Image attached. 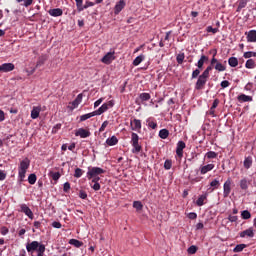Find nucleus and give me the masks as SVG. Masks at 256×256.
<instances>
[{
    "label": "nucleus",
    "mask_w": 256,
    "mask_h": 256,
    "mask_svg": "<svg viewBox=\"0 0 256 256\" xmlns=\"http://www.w3.org/2000/svg\"><path fill=\"white\" fill-rule=\"evenodd\" d=\"M26 251L30 256H43L45 255V245L38 241H32L26 244Z\"/></svg>",
    "instance_id": "obj_1"
},
{
    "label": "nucleus",
    "mask_w": 256,
    "mask_h": 256,
    "mask_svg": "<svg viewBox=\"0 0 256 256\" xmlns=\"http://www.w3.org/2000/svg\"><path fill=\"white\" fill-rule=\"evenodd\" d=\"M30 165L31 160H29V158H25L20 162V165L18 166V177L20 179V183L25 181V175L27 174V169H29Z\"/></svg>",
    "instance_id": "obj_2"
},
{
    "label": "nucleus",
    "mask_w": 256,
    "mask_h": 256,
    "mask_svg": "<svg viewBox=\"0 0 256 256\" xmlns=\"http://www.w3.org/2000/svg\"><path fill=\"white\" fill-rule=\"evenodd\" d=\"M105 173H106L105 169H103L101 167H88L87 179H89V181H91V179H93V177H97V176L103 175Z\"/></svg>",
    "instance_id": "obj_3"
},
{
    "label": "nucleus",
    "mask_w": 256,
    "mask_h": 256,
    "mask_svg": "<svg viewBox=\"0 0 256 256\" xmlns=\"http://www.w3.org/2000/svg\"><path fill=\"white\" fill-rule=\"evenodd\" d=\"M131 145L133 147L132 153H141L143 148L139 144V135H137L135 132L131 134Z\"/></svg>",
    "instance_id": "obj_4"
},
{
    "label": "nucleus",
    "mask_w": 256,
    "mask_h": 256,
    "mask_svg": "<svg viewBox=\"0 0 256 256\" xmlns=\"http://www.w3.org/2000/svg\"><path fill=\"white\" fill-rule=\"evenodd\" d=\"M115 59V50H113L106 53L105 56L101 59V62L104 63V65H111Z\"/></svg>",
    "instance_id": "obj_5"
},
{
    "label": "nucleus",
    "mask_w": 256,
    "mask_h": 256,
    "mask_svg": "<svg viewBox=\"0 0 256 256\" xmlns=\"http://www.w3.org/2000/svg\"><path fill=\"white\" fill-rule=\"evenodd\" d=\"M231 195V178H228L223 185V197L227 199Z\"/></svg>",
    "instance_id": "obj_6"
},
{
    "label": "nucleus",
    "mask_w": 256,
    "mask_h": 256,
    "mask_svg": "<svg viewBox=\"0 0 256 256\" xmlns=\"http://www.w3.org/2000/svg\"><path fill=\"white\" fill-rule=\"evenodd\" d=\"M76 137H81V139H87V137H91V132L84 128H79L75 132Z\"/></svg>",
    "instance_id": "obj_7"
},
{
    "label": "nucleus",
    "mask_w": 256,
    "mask_h": 256,
    "mask_svg": "<svg viewBox=\"0 0 256 256\" xmlns=\"http://www.w3.org/2000/svg\"><path fill=\"white\" fill-rule=\"evenodd\" d=\"M126 5L127 2H125V0L118 1L114 7V14L119 15V13H121L125 9Z\"/></svg>",
    "instance_id": "obj_8"
},
{
    "label": "nucleus",
    "mask_w": 256,
    "mask_h": 256,
    "mask_svg": "<svg viewBox=\"0 0 256 256\" xmlns=\"http://www.w3.org/2000/svg\"><path fill=\"white\" fill-rule=\"evenodd\" d=\"M20 211L24 213L29 219H33L34 217L33 211H31V208H29L27 204L20 205Z\"/></svg>",
    "instance_id": "obj_9"
},
{
    "label": "nucleus",
    "mask_w": 256,
    "mask_h": 256,
    "mask_svg": "<svg viewBox=\"0 0 256 256\" xmlns=\"http://www.w3.org/2000/svg\"><path fill=\"white\" fill-rule=\"evenodd\" d=\"M15 69V64L13 63H4L0 65V73H9Z\"/></svg>",
    "instance_id": "obj_10"
},
{
    "label": "nucleus",
    "mask_w": 256,
    "mask_h": 256,
    "mask_svg": "<svg viewBox=\"0 0 256 256\" xmlns=\"http://www.w3.org/2000/svg\"><path fill=\"white\" fill-rule=\"evenodd\" d=\"M206 84H207V79L202 78L201 76H199L198 80L195 84L196 91H201V89H203V87H205Z\"/></svg>",
    "instance_id": "obj_11"
},
{
    "label": "nucleus",
    "mask_w": 256,
    "mask_h": 256,
    "mask_svg": "<svg viewBox=\"0 0 256 256\" xmlns=\"http://www.w3.org/2000/svg\"><path fill=\"white\" fill-rule=\"evenodd\" d=\"M186 145H185V142L183 141H179L177 143V148H176V155H178V157L180 159L183 158V149H185Z\"/></svg>",
    "instance_id": "obj_12"
},
{
    "label": "nucleus",
    "mask_w": 256,
    "mask_h": 256,
    "mask_svg": "<svg viewBox=\"0 0 256 256\" xmlns=\"http://www.w3.org/2000/svg\"><path fill=\"white\" fill-rule=\"evenodd\" d=\"M240 237H242V238H245V237L253 238V237H255V230H253V227H250V228L240 232Z\"/></svg>",
    "instance_id": "obj_13"
},
{
    "label": "nucleus",
    "mask_w": 256,
    "mask_h": 256,
    "mask_svg": "<svg viewBox=\"0 0 256 256\" xmlns=\"http://www.w3.org/2000/svg\"><path fill=\"white\" fill-rule=\"evenodd\" d=\"M130 127L132 131H141V120L134 119L130 122Z\"/></svg>",
    "instance_id": "obj_14"
},
{
    "label": "nucleus",
    "mask_w": 256,
    "mask_h": 256,
    "mask_svg": "<svg viewBox=\"0 0 256 256\" xmlns=\"http://www.w3.org/2000/svg\"><path fill=\"white\" fill-rule=\"evenodd\" d=\"M51 17H61L63 15V9L61 8H53L48 11Z\"/></svg>",
    "instance_id": "obj_15"
},
{
    "label": "nucleus",
    "mask_w": 256,
    "mask_h": 256,
    "mask_svg": "<svg viewBox=\"0 0 256 256\" xmlns=\"http://www.w3.org/2000/svg\"><path fill=\"white\" fill-rule=\"evenodd\" d=\"M213 169H215V164H208L200 168V173L201 175H206V173H209V171H213Z\"/></svg>",
    "instance_id": "obj_16"
},
{
    "label": "nucleus",
    "mask_w": 256,
    "mask_h": 256,
    "mask_svg": "<svg viewBox=\"0 0 256 256\" xmlns=\"http://www.w3.org/2000/svg\"><path fill=\"white\" fill-rule=\"evenodd\" d=\"M81 101H83V94H78L75 100L71 103L72 109H77L79 105H81Z\"/></svg>",
    "instance_id": "obj_17"
},
{
    "label": "nucleus",
    "mask_w": 256,
    "mask_h": 256,
    "mask_svg": "<svg viewBox=\"0 0 256 256\" xmlns=\"http://www.w3.org/2000/svg\"><path fill=\"white\" fill-rule=\"evenodd\" d=\"M247 41L248 43H256V30H250L247 33Z\"/></svg>",
    "instance_id": "obj_18"
},
{
    "label": "nucleus",
    "mask_w": 256,
    "mask_h": 256,
    "mask_svg": "<svg viewBox=\"0 0 256 256\" xmlns=\"http://www.w3.org/2000/svg\"><path fill=\"white\" fill-rule=\"evenodd\" d=\"M40 113H41L40 106H34L31 111V119H38Z\"/></svg>",
    "instance_id": "obj_19"
},
{
    "label": "nucleus",
    "mask_w": 256,
    "mask_h": 256,
    "mask_svg": "<svg viewBox=\"0 0 256 256\" xmlns=\"http://www.w3.org/2000/svg\"><path fill=\"white\" fill-rule=\"evenodd\" d=\"M117 143H119V139H117V136H112V137L106 139V144L109 147H113V146L117 145Z\"/></svg>",
    "instance_id": "obj_20"
},
{
    "label": "nucleus",
    "mask_w": 256,
    "mask_h": 256,
    "mask_svg": "<svg viewBox=\"0 0 256 256\" xmlns=\"http://www.w3.org/2000/svg\"><path fill=\"white\" fill-rule=\"evenodd\" d=\"M143 61H145V55L141 54L133 60L132 65H134V67H137L141 65Z\"/></svg>",
    "instance_id": "obj_21"
},
{
    "label": "nucleus",
    "mask_w": 256,
    "mask_h": 256,
    "mask_svg": "<svg viewBox=\"0 0 256 256\" xmlns=\"http://www.w3.org/2000/svg\"><path fill=\"white\" fill-rule=\"evenodd\" d=\"M206 61H209V57L202 55L197 63L198 69H203V65H205Z\"/></svg>",
    "instance_id": "obj_22"
},
{
    "label": "nucleus",
    "mask_w": 256,
    "mask_h": 256,
    "mask_svg": "<svg viewBox=\"0 0 256 256\" xmlns=\"http://www.w3.org/2000/svg\"><path fill=\"white\" fill-rule=\"evenodd\" d=\"M205 201H207V194L199 196L196 201V205H198V207H203V205H205Z\"/></svg>",
    "instance_id": "obj_23"
},
{
    "label": "nucleus",
    "mask_w": 256,
    "mask_h": 256,
    "mask_svg": "<svg viewBox=\"0 0 256 256\" xmlns=\"http://www.w3.org/2000/svg\"><path fill=\"white\" fill-rule=\"evenodd\" d=\"M240 189H242L243 191H247V189H249V181L247 180V178H243L242 180H240Z\"/></svg>",
    "instance_id": "obj_24"
},
{
    "label": "nucleus",
    "mask_w": 256,
    "mask_h": 256,
    "mask_svg": "<svg viewBox=\"0 0 256 256\" xmlns=\"http://www.w3.org/2000/svg\"><path fill=\"white\" fill-rule=\"evenodd\" d=\"M252 165H253V158L251 156L246 157L244 160L245 169H251Z\"/></svg>",
    "instance_id": "obj_25"
},
{
    "label": "nucleus",
    "mask_w": 256,
    "mask_h": 256,
    "mask_svg": "<svg viewBox=\"0 0 256 256\" xmlns=\"http://www.w3.org/2000/svg\"><path fill=\"white\" fill-rule=\"evenodd\" d=\"M109 107H107V104H103L101 108H99L98 110L94 111L95 115H103V113H105V111H108Z\"/></svg>",
    "instance_id": "obj_26"
},
{
    "label": "nucleus",
    "mask_w": 256,
    "mask_h": 256,
    "mask_svg": "<svg viewBox=\"0 0 256 256\" xmlns=\"http://www.w3.org/2000/svg\"><path fill=\"white\" fill-rule=\"evenodd\" d=\"M45 61H47V56L46 55H42L38 58V61L36 63V69L38 67H42V65H45Z\"/></svg>",
    "instance_id": "obj_27"
},
{
    "label": "nucleus",
    "mask_w": 256,
    "mask_h": 256,
    "mask_svg": "<svg viewBox=\"0 0 256 256\" xmlns=\"http://www.w3.org/2000/svg\"><path fill=\"white\" fill-rule=\"evenodd\" d=\"M69 245H73L74 247H77L79 249V247H83V242L79 241L77 239H70L69 240Z\"/></svg>",
    "instance_id": "obj_28"
},
{
    "label": "nucleus",
    "mask_w": 256,
    "mask_h": 256,
    "mask_svg": "<svg viewBox=\"0 0 256 256\" xmlns=\"http://www.w3.org/2000/svg\"><path fill=\"white\" fill-rule=\"evenodd\" d=\"M238 101H242L243 103H247L249 101H253V98L251 96L241 94L240 96H238Z\"/></svg>",
    "instance_id": "obj_29"
},
{
    "label": "nucleus",
    "mask_w": 256,
    "mask_h": 256,
    "mask_svg": "<svg viewBox=\"0 0 256 256\" xmlns=\"http://www.w3.org/2000/svg\"><path fill=\"white\" fill-rule=\"evenodd\" d=\"M95 116H96L95 112H91V113H88V114L81 115L80 116V122L87 121V119H91V117H95Z\"/></svg>",
    "instance_id": "obj_30"
},
{
    "label": "nucleus",
    "mask_w": 256,
    "mask_h": 256,
    "mask_svg": "<svg viewBox=\"0 0 256 256\" xmlns=\"http://www.w3.org/2000/svg\"><path fill=\"white\" fill-rule=\"evenodd\" d=\"M17 3H21L22 7H31L33 0H16Z\"/></svg>",
    "instance_id": "obj_31"
},
{
    "label": "nucleus",
    "mask_w": 256,
    "mask_h": 256,
    "mask_svg": "<svg viewBox=\"0 0 256 256\" xmlns=\"http://www.w3.org/2000/svg\"><path fill=\"white\" fill-rule=\"evenodd\" d=\"M245 67H246V69H255V67H256L255 60L248 59L246 61Z\"/></svg>",
    "instance_id": "obj_32"
},
{
    "label": "nucleus",
    "mask_w": 256,
    "mask_h": 256,
    "mask_svg": "<svg viewBox=\"0 0 256 256\" xmlns=\"http://www.w3.org/2000/svg\"><path fill=\"white\" fill-rule=\"evenodd\" d=\"M49 177H51V179H53V181H59V179H61V173L51 171L49 173Z\"/></svg>",
    "instance_id": "obj_33"
},
{
    "label": "nucleus",
    "mask_w": 256,
    "mask_h": 256,
    "mask_svg": "<svg viewBox=\"0 0 256 256\" xmlns=\"http://www.w3.org/2000/svg\"><path fill=\"white\" fill-rule=\"evenodd\" d=\"M228 64L230 65V67H237V65H239V60H237V58L235 57H230L228 59Z\"/></svg>",
    "instance_id": "obj_34"
},
{
    "label": "nucleus",
    "mask_w": 256,
    "mask_h": 256,
    "mask_svg": "<svg viewBox=\"0 0 256 256\" xmlns=\"http://www.w3.org/2000/svg\"><path fill=\"white\" fill-rule=\"evenodd\" d=\"M176 61L178 63V65H183V61H185V53H179L176 56Z\"/></svg>",
    "instance_id": "obj_35"
},
{
    "label": "nucleus",
    "mask_w": 256,
    "mask_h": 256,
    "mask_svg": "<svg viewBox=\"0 0 256 256\" xmlns=\"http://www.w3.org/2000/svg\"><path fill=\"white\" fill-rule=\"evenodd\" d=\"M28 183H29L30 185H35V183H37V175H35V174H30V175L28 176Z\"/></svg>",
    "instance_id": "obj_36"
},
{
    "label": "nucleus",
    "mask_w": 256,
    "mask_h": 256,
    "mask_svg": "<svg viewBox=\"0 0 256 256\" xmlns=\"http://www.w3.org/2000/svg\"><path fill=\"white\" fill-rule=\"evenodd\" d=\"M140 101H149L151 99V94L150 93H141L139 95Z\"/></svg>",
    "instance_id": "obj_37"
},
{
    "label": "nucleus",
    "mask_w": 256,
    "mask_h": 256,
    "mask_svg": "<svg viewBox=\"0 0 256 256\" xmlns=\"http://www.w3.org/2000/svg\"><path fill=\"white\" fill-rule=\"evenodd\" d=\"M245 247H247L246 244H238L236 245V247L233 249L234 253H241V251H243V249H245Z\"/></svg>",
    "instance_id": "obj_38"
},
{
    "label": "nucleus",
    "mask_w": 256,
    "mask_h": 256,
    "mask_svg": "<svg viewBox=\"0 0 256 256\" xmlns=\"http://www.w3.org/2000/svg\"><path fill=\"white\" fill-rule=\"evenodd\" d=\"M133 207L137 211H142L143 210V203H141V201H134L133 202Z\"/></svg>",
    "instance_id": "obj_39"
},
{
    "label": "nucleus",
    "mask_w": 256,
    "mask_h": 256,
    "mask_svg": "<svg viewBox=\"0 0 256 256\" xmlns=\"http://www.w3.org/2000/svg\"><path fill=\"white\" fill-rule=\"evenodd\" d=\"M219 185H221V183L217 179H214L212 182H210V187H213L212 191H215V189H219Z\"/></svg>",
    "instance_id": "obj_40"
},
{
    "label": "nucleus",
    "mask_w": 256,
    "mask_h": 256,
    "mask_svg": "<svg viewBox=\"0 0 256 256\" xmlns=\"http://www.w3.org/2000/svg\"><path fill=\"white\" fill-rule=\"evenodd\" d=\"M147 125L150 129H157V122L151 118L147 120Z\"/></svg>",
    "instance_id": "obj_41"
},
{
    "label": "nucleus",
    "mask_w": 256,
    "mask_h": 256,
    "mask_svg": "<svg viewBox=\"0 0 256 256\" xmlns=\"http://www.w3.org/2000/svg\"><path fill=\"white\" fill-rule=\"evenodd\" d=\"M74 177L76 179H80V177H83V169L81 168H76L74 172Z\"/></svg>",
    "instance_id": "obj_42"
},
{
    "label": "nucleus",
    "mask_w": 256,
    "mask_h": 256,
    "mask_svg": "<svg viewBox=\"0 0 256 256\" xmlns=\"http://www.w3.org/2000/svg\"><path fill=\"white\" fill-rule=\"evenodd\" d=\"M214 69H216V71L223 72L227 68L225 67V65L221 64L220 62H217Z\"/></svg>",
    "instance_id": "obj_43"
},
{
    "label": "nucleus",
    "mask_w": 256,
    "mask_h": 256,
    "mask_svg": "<svg viewBox=\"0 0 256 256\" xmlns=\"http://www.w3.org/2000/svg\"><path fill=\"white\" fill-rule=\"evenodd\" d=\"M242 219H251V212L249 210H244L241 212Z\"/></svg>",
    "instance_id": "obj_44"
},
{
    "label": "nucleus",
    "mask_w": 256,
    "mask_h": 256,
    "mask_svg": "<svg viewBox=\"0 0 256 256\" xmlns=\"http://www.w3.org/2000/svg\"><path fill=\"white\" fill-rule=\"evenodd\" d=\"M173 167V161L172 160H166L164 162V169H166V171H169V169H171Z\"/></svg>",
    "instance_id": "obj_45"
},
{
    "label": "nucleus",
    "mask_w": 256,
    "mask_h": 256,
    "mask_svg": "<svg viewBox=\"0 0 256 256\" xmlns=\"http://www.w3.org/2000/svg\"><path fill=\"white\" fill-rule=\"evenodd\" d=\"M244 59H251V57H256V52L248 51L243 55Z\"/></svg>",
    "instance_id": "obj_46"
},
{
    "label": "nucleus",
    "mask_w": 256,
    "mask_h": 256,
    "mask_svg": "<svg viewBox=\"0 0 256 256\" xmlns=\"http://www.w3.org/2000/svg\"><path fill=\"white\" fill-rule=\"evenodd\" d=\"M247 7V0H240L237 11H241V9H245Z\"/></svg>",
    "instance_id": "obj_47"
},
{
    "label": "nucleus",
    "mask_w": 256,
    "mask_h": 256,
    "mask_svg": "<svg viewBox=\"0 0 256 256\" xmlns=\"http://www.w3.org/2000/svg\"><path fill=\"white\" fill-rule=\"evenodd\" d=\"M207 159H216L217 157V152L209 151L206 153Z\"/></svg>",
    "instance_id": "obj_48"
},
{
    "label": "nucleus",
    "mask_w": 256,
    "mask_h": 256,
    "mask_svg": "<svg viewBox=\"0 0 256 256\" xmlns=\"http://www.w3.org/2000/svg\"><path fill=\"white\" fill-rule=\"evenodd\" d=\"M187 251H188L189 255H195V253H197V246L192 245V246H190V247L188 248Z\"/></svg>",
    "instance_id": "obj_49"
},
{
    "label": "nucleus",
    "mask_w": 256,
    "mask_h": 256,
    "mask_svg": "<svg viewBox=\"0 0 256 256\" xmlns=\"http://www.w3.org/2000/svg\"><path fill=\"white\" fill-rule=\"evenodd\" d=\"M77 10L81 13L83 11V0H75Z\"/></svg>",
    "instance_id": "obj_50"
},
{
    "label": "nucleus",
    "mask_w": 256,
    "mask_h": 256,
    "mask_svg": "<svg viewBox=\"0 0 256 256\" xmlns=\"http://www.w3.org/2000/svg\"><path fill=\"white\" fill-rule=\"evenodd\" d=\"M94 5H95V3L86 1L85 5L82 4V11H85V9H89V7H93Z\"/></svg>",
    "instance_id": "obj_51"
},
{
    "label": "nucleus",
    "mask_w": 256,
    "mask_h": 256,
    "mask_svg": "<svg viewBox=\"0 0 256 256\" xmlns=\"http://www.w3.org/2000/svg\"><path fill=\"white\" fill-rule=\"evenodd\" d=\"M167 137H169V130L162 129L161 130V139H167Z\"/></svg>",
    "instance_id": "obj_52"
},
{
    "label": "nucleus",
    "mask_w": 256,
    "mask_h": 256,
    "mask_svg": "<svg viewBox=\"0 0 256 256\" xmlns=\"http://www.w3.org/2000/svg\"><path fill=\"white\" fill-rule=\"evenodd\" d=\"M107 125H109V121H104L101 125V127L99 128V133H103V131H105V129H107Z\"/></svg>",
    "instance_id": "obj_53"
},
{
    "label": "nucleus",
    "mask_w": 256,
    "mask_h": 256,
    "mask_svg": "<svg viewBox=\"0 0 256 256\" xmlns=\"http://www.w3.org/2000/svg\"><path fill=\"white\" fill-rule=\"evenodd\" d=\"M70 190H71V184L69 182L64 183V186H63L64 193H69Z\"/></svg>",
    "instance_id": "obj_54"
},
{
    "label": "nucleus",
    "mask_w": 256,
    "mask_h": 256,
    "mask_svg": "<svg viewBox=\"0 0 256 256\" xmlns=\"http://www.w3.org/2000/svg\"><path fill=\"white\" fill-rule=\"evenodd\" d=\"M206 31H207V33H213V34H215V33H217V32L219 31V29H218V28H213V26H208V27L206 28Z\"/></svg>",
    "instance_id": "obj_55"
},
{
    "label": "nucleus",
    "mask_w": 256,
    "mask_h": 256,
    "mask_svg": "<svg viewBox=\"0 0 256 256\" xmlns=\"http://www.w3.org/2000/svg\"><path fill=\"white\" fill-rule=\"evenodd\" d=\"M0 233H1V235H7V233H9V228L2 226L0 228Z\"/></svg>",
    "instance_id": "obj_56"
},
{
    "label": "nucleus",
    "mask_w": 256,
    "mask_h": 256,
    "mask_svg": "<svg viewBox=\"0 0 256 256\" xmlns=\"http://www.w3.org/2000/svg\"><path fill=\"white\" fill-rule=\"evenodd\" d=\"M201 73V70L196 69L192 72V79H197L199 77V74Z\"/></svg>",
    "instance_id": "obj_57"
},
{
    "label": "nucleus",
    "mask_w": 256,
    "mask_h": 256,
    "mask_svg": "<svg viewBox=\"0 0 256 256\" xmlns=\"http://www.w3.org/2000/svg\"><path fill=\"white\" fill-rule=\"evenodd\" d=\"M7 179V173L5 171L0 170V181H5Z\"/></svg>",
    "instance_id": "obj_58"
},
{
    "label": "nucleus",
    "mask_w": 256,
    "mask_h": 256,
    "mask_svg": "<svg viewBox=\"0 0 256 256\" xmlns=\"http://www.w3.org/2000/svg\"><path fill=\"white\" fill-rule=\"evenodd\" d=\"M78 195L80 199H87V192H85L84 190H80Z\"/></svg>",
    "instance_id": "obj_59"
},
{
    "label": "nucleus",
    "mask_w": 256,
    "mask_h": 256,
    "mask_svg": "<svg viewBox=\"0 0 256 256\" xmlns=\"http://www.w3.org/2000/svg\"><path fill=\"white\" fill-rule=\"evenodd\" d=\"M95 191L101 190V184L99 182H94V185L91 186Z\"/></svg>",
    "instance_id": "obj_60"
},
{
    "label": "nucleus",
    "mask_w": 256,
    "mask_h": 256,
    "mask_svg": "<svg viewBox=\"0 0 256 256\" xmlns=\"http://www.w3.org/2000/svg\"><path fill=\"white\" fill-rule=\"evenodd\" d=\"M62 125L61 123L56 124L53 128H52V133H57V131H59V129H61Z\"/></svg>",
    "instance_id": "obj_61"
},
{
    "label": "nucleus",
    "mask_w": 256,
    "mask_h": 256,
    "mask_svg": "<svg viewBox=\"0 0 256 256\" xmlns=\"http://www.w3.org/2000/svg\"><path fill=\"white\" fill-rule=\"evenodd\" d=\"M200 77H202V79H209V72L204 70V72L200 75Z\"/></svg>",
    "instance_id": "obj_62"
},
{
    "label": "nucleus",
    "mask_w": 256,
    "mask_h": 256,
    "mask_svg": "<svg viewBox=\"0 0 256 256\" xmlns=\"http://www.w3.org/2000/svg\"><path fill=\"white\" fill-rule=\"evenodd\" d=\"M52 227H54V229H61V222L54 221Z\"/></svg>",
    "instance_id": "obj_63"
},
{
    "label": "nucleus",
    "mask_w": 256,
    "mask_h": 256,
    "mask_svg": "<svg viewBox=\"0 0 256 256\" xmlns=\"http://www.w3.org/2000/svg\"><path fill=\"white\" fill-rule=\"evenodd\" d=\"M220 85H221L222 89H226V87H229L230 83H229V81L224 80L221 82Z\"/></svg>",
    "instance_id": "obj_64"
}]
</instances>
